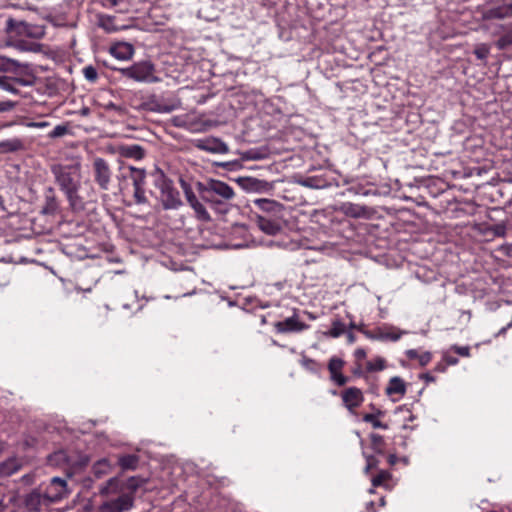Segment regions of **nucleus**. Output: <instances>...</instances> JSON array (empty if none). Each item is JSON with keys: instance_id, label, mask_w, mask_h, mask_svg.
Instances as JSON below:
<instances>
[{"instance_id": "1", "label": "nucleus", "mask_w": 512, "mask_h": 512, "mask_svg": "<svg viewBox=\"0 0 512 512\" xmlns=\"http://www.w3.org/2000/svg\"><path fill=\"white\" fill-rule=\"evenodd\" d=\"M55 181L60 190L66 195L71 207L81 208L83 201L79 196L82 178V164L76 158L69 164H55L51 168Z\"/></svg>"}, {"instance_id": "2", "label": "nucleus", "mask_w": 512, "mask_h": 512, "mask_svg": "<svg viewBox=\"0 0 512 512\" xmlns=\"http://www.w3.org/2000/svg\"><path fill=\"white\" fill-rule=\"evenodd\" d=\"M196 186L201 198L212 206L231 200L235 195L233 188L220 180L211 179L206 183L198 182Z\"/></svg>"}, {"instance_id": "3", "label": "nucleus", "mask_w": 512, "mask_h": 512, "mask_svg": "<svg viewBox=\"0 0 512 512\" xmlns=\"http://www.w3.org/2000/svg\"><path fill=\"white\" fill-rule=\"evenodd\" d=\"M123 77L136 82L157 83L159 77L155 75V66L150 61H140L118 70Z\"/></svg>"}, {"instance_id": "4", "label": "nucleus", "mask_w": 512, "mask_h": 512, "mask_svg": "<svg viewBox=\"0 0 512 512\" xmlns=\"http://www.w3.org/2000/svg\"><path fill=\"white\" fill-rule=\"evenodd\" d=\"M158 188L164 209H177L182 204L180 193L170 180L163 178L159 182Z\"/></svg>"}, {"instance_id": "5", "label": "nucleus", "mask_w": 512, "mask_h": 512, "mask_svg": "<svg viewBox=\"0 0 512 512\" xmlns=\"http://www.w3.org/2000/svg\"><path fill=\"white\" fill-rule=\"evenodd\" d=\"M134 501L132 494H121L117 498L102 502L96 512H128L133 508Z\"/></svg>"}, {"instance_id": "6", "label": "nucleus", "mask_w": 512, "mask_h": 512, "mask_svg": "<svg viewBox=\"0 0 512 512\" xmlns=\"http://www.w3.org/2000/svg\"><path fill=\"white\" fill-rule=\"evenodd\" d=\"M10 35L16 37L40 39L44 36V30L41 26L31 25L26 22L8 21Z\"/></svg>"}, {"instance_id": "7", "label": "nucleus", "mask_w": 512, "mask_h": 512, "mask_svg": "<svg viewBox=\"0 0 512 512\" xmlns=\"http://www.w3.org/2000/svg\"><path fill=\"white\" fill-rule=\"evenodd\" d=\"M92 167L95 182L102 190L107 191L112 177V171L108 162L101 157H96L93 160Z\"/></svg>"}, {"instance_id": "8", "label": "nucleus", "mask_w": 512, "mask_h": 512, "mask_svg": "<svg viewBox=\"0 0 512 512\" xmlns=\"http://www.w3.org/2000/svg\"><path fill=\"white\" fill-rule=\"evenodd\" d=\"M67 494L68 491L66 481L59 477H54L47 487L45 498H47L49 501L57 502L64 498Z\"/></svg>"}, {"instance_id": "9", "label": "nucleus", "mask_w": 512, "mask_h": 512, "mask_svg": "<svg viewBox=\"0 0 512 512\" xmlns=\"http://www.w3.org/2000/svg\"><path fill=\"white\" fill-rule=\"evenodd\" d=\"M341 397H342L344 406L350 412H353L364 401V396H363L362 391L356 387H350V388L345 389L341 393Z\"/></svg>"}, {"instance_id": "10", "label": "nucleus", "mask_w": 512, "mask_h": 512, "mask_svg": "<svg viewBox=\"0 0 512 512\" xmlns=\"http://www.w3.org/2000/svg\"><path fill=\"white\" fill-rule=\"evenodd\" d=\"M8 45L21 52L38 53L42 51V45L40 43L27 40L23 37H16L14 35H10Z\"/></svg>"}, {"instance_id": "11", "label": "nucleus", "mask_w": 512, "mask_h": 512, "mask_svg": "<svg viewBox=\"0 0 512 512\" xmlns=\"http://www.w3.org/2000/svg\"><path fill=\"white\" fill-rule=\"evenodd\" d=\"M197 147L203 151L215 154H226L229 151L228 145L222 140L214 137L200 140Z\"/></svg>"}, {"instance_id": "12", "label": "nucleus", "mask_w": 512, "mask_h": 512, "mask_svg": "<svg viewBox=\"0 0 512 512\" xmlns=\"http://www.w3.org/2000/svg\"><path fill=\"white\" fill-rule=\"evenodd\" d=\"M239 183L248 192L261 193L267 192L272 188V185L269 182L253 177L241 178Z\"/></svg>"}, {"instance_id": "13", "label": "nucleus", "mask_w": 512, "mask_h": 512, "mask_svg": "<svg viewBox=\"0 0 512 512\" xmlns=\"http://www.w3.org/2000/svg\"><path fill=\"white\" fill-rule=\"evenodd\" d=\"M110 54L118 60H129L134 54V47L127 42H118L109 49Z\"/></svg>"}, {"instance_id": "14", "label": "nucleus", "mask_w": 512, "mask_h": 512, "mask_svg": "<svg viewBox=\"0 0 512 512\" xmlns=\"http://www.w3.org/2000/svg\"><path fill=\"white\" fill-rule=\"evenodd\" d=\"M275 328L279 333L298 332L308 328V326L300 322L296 317H290L283 321L277 322Z\"/></svg>"}, {"instance_id": "15", "label": "nucleus", "mask_w": 512, "mask_h": 512, "mask_svg": "<svg viewBox=\"0 0 512 512\" xmlns=\"http://www.w3.org/2000/svg\"><path fill=\"white\" fill-rule=\"evenodd\" d=\"M116 152L122 157L132 158L135 160H140L145 155L144 149L142 148V146L137 145V144L119 145L116 148Z\"/></svg>"}, {"instance_id": "16", "label": "nucleus", "mask_w": 512, "mask_h": 512, "mask_svg": "<svg viewBox=\"0 0 512 512\" xmlns=\"http://www.w3.org/2000/svg\"><path fill=\"white\" fill-rule=\"evenodd\" d=\"M98 26L107 33H114L126 28L124 25H118L115 18L107 15H100L98 17Z\"/></svg>"}, {"instance_id": "17", "label": "nucleus", "mask_w": 512, "mask_h": 512, "mask_svg": "<svg viewBox=\"0 0 512 512\" xmlns=\"http://www.w3.org/2000/svg\"><path fill=\"white\" fill-rule=\"evenodd\" d=\"M257 225L263 232H265L268 235H275L281 229L280 225L277 222L262 216H259L257 218Z\"/></svg>"}, {"instance_id": "18", "label": "nucleus", "mask_w": 512, "mask_h": 512, "mask_svg": "<svg viewBox=\"0 0 512 512\" xmlns=\"http://www.w3.org/2000/svg\"><path fill=\"white\" fill-rule=\"evenodd\" d=\"M406 392V385L404 381L400 377H392L388 383V386L386 387V394L387 395H404Z\"/></svg>"}, {"instance_id": "19", "label": "nucleus", "mask_w": 512, "mask_h": 512, "mask_svg": "<svg viewBox=\"0 0 512 512\" xmlns=\"http://www.w3.org/2000/svg\"><path fill=\"white\" fill-rule=\"evenodd\" d=\"M340 211L347 216L359 218L365 214V209L357 204L343 203L340 207Z\"/></svg>"}, {"instance_id": "20", "label": "nucleus", "mask_w": 512, "mask_h": 512, "mask_svg": "<svg viewBox=\"0 0 512 512\" xmlns=\"http://www.w3.org/2000/svg\"><path fill=\"white\" fill-rule=\"evenodd\" d=\"M130 175L129 178L133 182L134 187L145 186L146 183V171L144 169L129 167Z\"/></svg>"}, {"instance_id": "21", "label": "nucleus", "mask_w": 512, "mask_h": 512, "mask_svg": "<svg viewBox=\"0 0 512 512\" xmlns=\"http://www.w3.org/2000/svg\"><path fill=\"white\" fill-rule=\"evenodd\" d=\"M111 470L112 465L106 458L100 459L93 465V473L97 478H101L104 475L109 474Z\"/></svg>"}, {"instance_id": "22", "label": "nucleus", "mask_w": 512, "mask_h": 512, "mask_svg": "<svg viewBox=\"0 0 512 512\" xmlns=\"http://www.w3.org/2000/svg\"><path fill=\"white\" fill-rule=\"evenodd\" d=\"M193 209L195 217L202 222H209L211 220V216L205 206L200 202V200L196 203L190 205Z\"/></svg>"}, {"instance_id": "23", "label": "nucleus", "mask_w": 512, "mask_h": 512, "mask_svg": "<svg viewBox=\"0 0 512 512\" xmlns=\"http://www.w3.org/2000/svg\"><path fill=\"white\" fill-rule=\"evenodd\" d=\"M405 333H406L405 331H400L395 328H393L389 331L380 330L376 338L379 340L397 341Z\"/></svg>"}, {"instance_id": "24", "label": "nucleus", "mask_w": 512, "mask_h": 512, "mask_svg": "<svg viewBox=\"0 0 512 512\" xmlns=\"http://www.w3.org/2000/svg\"><path fill=\"white\" fill-rule=\"evenodd\" d=\"M119 465L124 470H134L137 467L138 457L136 455H123L119 457Z\"/></svg>"}, {"instance_id": "25", "label": "nucleus", "mask_w": 512, "mask_h": 512, "mask_svg": "<svg viewBox=\"0 0 512 512\" xmlns=\"http://www.w3.org/2000/svg\"><path fill=\"white\" fill-rule=\"evenodd\" d=\"M345 330L346 326L342 321L334 320L332 322L331 329L328 332H325L324 335L332 338H338L345 333Z\"/></svg>"}, {"instance_id": "26", "label": "nucleus", "mask_w": 512, "mask_h": 512, "mask_svg": "<svg viewBox=\"0 0 512 512\" xmlns=\"http://www.w3.org/2000/svg\"><path fill=\"white\" fill-rule=\"evenodd\" d=\"M119 479L117 477L110 478L105 485L100 489V493L102 495H108L110 493H115L118 491L119 487Z\"/></svg>"}, {"instance_id": "27", "label": "nucleus", "mask_w": 512, "mask_h": 512, "mask_svg": "<svg viewBox=\"0 0 512 512\" xmlns=\"http://www.w3.org/2000/svg\"><path fill=\"white\" fill-rule=\"evenodd\" d=\"M180 185H181V188H182V190L184 192L186 201L188 202L189 205L199 201V199L197 198V196L193 192L191 186L187 182H185L184 180H180Z\"/></svg>"}, {"instance_id": "28", "label": "nucleus", "mask_w": 512, "mask_h": 512, "mask_svg": "<svg viewBox=\"0 0 512 512\" xmlns=\"http://www.w3.org/2000/svg\"><path fill=\"white\" fill-rule=\"evenodd\" d=\"M180 185H181V188H182V190L184 192L186 201L188 202L189 205L199 201V199L197 198V196L193 192L191 186L187 182H185L184 180H180Z\"/></svg>"}, {"instance_id": "29", "label": "nucleus", "mask_w": 512, "mask_h": 512, "mask_svg": "<svg viewBox=\"0 0 512 512\" xmlns=\"http://www.w3.org/2000/svg\"><path fill=\"white\" fill-rule=\"evenodd\" d=\"M22 147V142L19 139H12L0 142V148L6 152L17 151Z\"/></svg>"}, {"instance_id": "30", "label": "nucleus", "mask_w": 512, "mask_h": 512, "mask_svg": "<svg viewBox=\"0 0 512 512\" xmlns=\"http://www.w3.org/2000/svg\"><path fill=\"white\" fill-rule=\"evenodd\" d=\"M386 367V361L382 357H376L375 359L367 362V370L370 372L382 371Z\"/></svg>"}, {"instance_id": "31", "label": "nucleus", "mask_w": 512, "mask_h": 512, "mask_svg": "<svg viewBox=\"0 0 512 512\" xmlns=\"http://www.w3.org/2000/svg\"><path fill=\"white\" fill-rule=\"evenodd\" d=\"M344 362L339 358H331L328 364L330 375L333 373L341 372Z\"/></svg>"}, {"instance_id": "32", "label": "nucleus", "mask_w": 512, "mask_h": 512, "mask_svg": "<svg viewBox=\"0 0 512 512\" xmlns=\"http://www.w3.org/2000/svg\"><path fill=\"white\" fill-rule=\"evenodd\" d=\"M20 463L17 459H10L4 464V471L7 474H13L20 469Z\"/></svg>"}, {"instance_id": "33", "label": "nucleus", "mask_w": 512, "mask_h": 512, "mask_svg": "<svg viewBox=\"0 0 512 512\" xmlns=\"http://www.w3.org/2000/svg\"><path fill=\"white\" fill-rule=\"evenodd\" d=\"M254 203L259 208L266 211L272 210L275 206H277V203L275 201L268 199H256Z\"/></svg>"}, {"instance_id": "34", "label": "nucleus", "mask_w": 512, "mask_h": 512, "mask_svg": "<svg viewBox=\"0 0 512 512\" xmlns=\"http://www.w3.org/2000/svg\"><path fill=\"white\" fill-rule=\"evenodd\" d=\"M83 74L84 77L90 82H95L98 78L97 70L91 65L83 68Z\"/></svg>"}, {"instance_id": "35", "label": "nucleus", "mask_w": 512, "mask_h": 512, "mask_svg": "<svg viewBox=\"0 0 512 512\" xmlns=\"http://www.w3.org/2000/svg\"><path fill=\"white\" fill-rule=\"evenodd\" d=\"M41 502V495L37 492H32L27 496L26 503L29 507L36 509L37 505Z\"/></svg>"}, {"instance_id": "36", "label": "nucleus", "mask_w": 512, "mask_h": 512, "mask_svg": "<svg viewBox=\"0 0 512 512\" xmlns=\"http://www.w3.org/2000/svg\"><path fill=\"white\" fill-rule=\"evenodd\" d=\"M134 199L138 204H143L147 201L144 186L134 187Z\"/></svg>"}, {"instance_id": "37", "label": "nucleus", "mask_w": 512, "mask_h": 512, "mask_svg": "<svg viewBox=\"0 0 512 512\" xmlns=\"http://www.w3.org/2000/svg\"><path fill=\"white\" fill-rule=\"evenodd\" d=\"M390 478V474L386 471H381L377 476L372 479L373 487L384 484Z\"/></svg>"}, {"instance_id": "38", "label": "nucleus", "mask_w": 512, "mask_h": 512, "mask_svg": "<svg viewBox=\"0 0 512 512\" xmlns=\"http://www.w3.org/2000/svg\"><path fill=\"white\" fill-rule=\"evenodd\" d=\"M363 420L365 422L371 423L374 428H382V429L387 428V426L385 424H383L381 421H379L373 414L364 415Z\"/></svg>"}, {"instance_id": "39", "label": "nucleus", "mask_w": 512, "mask_h": 512, "mask_svg": "<svg viewBox=\"0 0 512 512\" xmlns=\"http://www.w3.org/2000/svg\"><path fill=\"white\" fill-rule=\"evenodd\" d=\"M68 129L65 125H57L50 133V138L62 137L67 133Z\"/></svg>"}, {"instance_id": "40", "label": "nucleus", "mask_w": 512, "mask_h": 512, "mask_svg": "<svg viewBox=\"0 0 512 512\" xmlns=\"http://www.w3.org/2000/svg\"><path fill=\"white\" fill-rule=\"evenodd\" d=\"M505 14L502 11V8H494L490 9L485 12L484 18L485 19H492V18H502Z\"/></svg>"}, {"instance_id": "41", "label": "nucleus", "mask_w": 512, "mask_h": 512, "mask_svg": "<svg viewBox=\"0 0 512 512\" xmlns=\"http://www.w3.org/2000/svg\"><path fill=\"white\" fill-rule=\"evenodd\" d=\"M474 53L478 59L482 60L488 56L489 48L486 45L482 44L475 49Z\"/></svg>"}, {"instance_id": "42", "label": "nucleus", "mask_w": 512, "mask_h": 512, "mask_svg": "<svg viewBox=\"0 0 512 512\" xmlns=\"http://www.w3.org/2000/svg\"><path fill=\"white\" fill-rule=\"evenodd\" d=\"M140 487V482L137 478L131 477L127 481V488L131 490L129 494L134 496V492Z\"/></svg>"}, {"instance_id": "43", "label": "nucleus", "mask_w": 512, "mask_h": 512, "mask_svg": "<svg viewBox=\"0 0 512 512\" xmlns=\"http://www.w3.org/2000/svg\"><path fill=\"white\" fill-rule=\"evenodd\" d=\"M331 379L339 386H343L348 380L341 372L331 374Z\"/></svg>"}, {"instance_id": "44", "label": "nucleus", "mask_w": 512, "mask_h": 512, "mask_svg": "<svg viewBox=\"0 0 512 512\" xmlns=\"http://www.w3.org/2000/svg\"><path fill=\"white\" fill-rule=\"evenodd\" d=\"M452 349L463 357H469L470 356V348L468 346H453Z\"/></svg>"}, {"instance_id": "45", "label": "nucleus", "mask_w": 512, "mask_h": 512, "mask_svg": "<svg viewBox=\"0 0 512 512\" xmlns=\"http://www.w3.org/2000/svg\"><path fill=\"white\" fill-rule=\"evenodd\" d=\"M432 359V354L430 352H424L419 355V363L421 366H426Z\"/></svg>"}, {"instance_id": "46", "label": "nucleus", "mask_w": 512, "mask_h": 512, "mask_svg": "<svg viewBox=\"0 0 512 512\" xmlns=\"http://www.w3.org/2000/svg\"><path fill=\"white\" fill-rule=\"evenodd\" d=\"M49 125L48 122L46 121H40V122H30L27 124L28 127H31V128H45Z\"/></svg>"}, {"instance_id": "47", "label": "nucleus", "mask_w": 512, "mask_h": 512, "mask_svg": "<svg viewBox=\"0 0 512 512\" xmlns=\"http://www.w3.org/2000/svg\"><path fill=\"white\" fill-rule=\"evenodd\" d=\"M354 356L357 360H362L366 357V351L363 348H357L354 352Z\"/></svg>"}, {"instance_id": "48", "label": "nucleus", "mask_w": 512, "mask_h": 512, "mask_svg": "<svg viewBox=\"0 0 512 512\" xmlns=\"http://www.w3.org/2000/svg\"><path fill=\"white\" fill-rule=\"evenodd\" d=\"M406 355L409 359H419L420 354L415 349H409L406 351Z\"/></svg>"}, {"instance_id": "49", "label": "nucleus", "mask_w": 512, "mask_h": 512, "mask_svg": "<svg viewBox=\"0 0 512 512\" xmlns=\"http://www.w3.org/2000/svg\"><path fill=\"white\" fill-rule=\"evenodd\" d=\"M13 107V104L11 102H0V112L8 111Z\"/></svg>"}, {"instance_id": "50", "label": "nucleus", "mask_w": 512, "mask_h": 512, "mask_svg": "<svg viewBox=\"0 0 512 512\" xmlns=\"http://www.w3.org/2000/svg\"><path fill=\"white\" fill-rule=\"evenodd\" d=\"M398 414H402L404 417L406 415L409 416V419L412 420L413 419V416L411 415V412L409 409H406V408H399L398 411H397Z\"/></svg>"}, {"instance_id": "51", "label": "nucleus", "mask_w": 512, "mask_h": 512, "mask_svg": "<svg viewBox=\"0 0 512 512\" xmlns=\"http://www.w3.org/2000/svg\"><path fill=\"white\" fill-rule=\"evenodd\" d=\"M375 465V460L373 457H367V465L365 471L368 472Z\"/></svg>"}, {"instance_id": "52", "label": "nucleus", "mask_w": 512, "mask_h": 512, "mask_svg": "<svg viewBox=\"0 0 512 512\" xmlns=\"http://www.w3.org/2000/svg\"><path fill=\"white\" fill-rule=\"evenodd\" d=\"M371 440L375 445H378L382 442V437L380 435L373 434L371 435Z\"/></svg>"}, {"instance_id": "53", "label": "nucleus", "mask_w": 512, "mask_h": 512, "mask_svg": "<svg viewBox=\"0 0 512 512\" xmlns=\"http://www.w3.org/2000/svg\"><path fill=\"white\" fill-rule=\"evenodd\" d=\"M509 43H511V41H510V40H508V39H506V38H501V39H499V41H498V46H499L500 48H503V47H505V46H506L507 44H509Z\"/></svg>"}, {"instance_id": "54", "label": "nucleus", "mask_w": 512, "mask_h": 512, "mask_svg": "<svg viewBox=\"0 0 512 512\" xmlns=\"http://www.w3.org/2000/svg\"><path fill=\"white\" fill-rule=\"evenodd\" d=\"M421 378H422L423 380L427 381V382H433V381H435V378H434L432 375H430L429 373L423 374V375L421 376Z\"/></svg>"}, {"instance_id": "55", "label": "nucleus", "mask_w": 512, "mask_h": 512, "mask_svg": "<svg viewBox=\"0 0 512 512\" xmlns=\"http://www.w3.org/2000/svg\"><path fill=\"white\" fill-rule=\"evenodd\" d=\"M446 361L449 365H456L458 363V359L454 357H447Z\"/></svg>"}, {"instance_id": "56", "label": "nucleus", "mask_w": 512, "mask_h": 512, "mask_svg": "<svg viewBox=\"0 0 512 512\" xmlns=\"http://www.w3.org/2000/svg\"><path fill=\"white\" fill-rule=\"evenodd\" d=\"M347 340L350 344L354 343L355 342V335L353 333H348L347 334Z\"/></svg>"}, {"instance_id": "57", "label": "nucleus", "mask_w": 512, "mask_h": 512, "mask_svg": "<svg viewBox=\"0 0 512 512\" xmlns=\"http://www.w3.org/2000/svg\"><path fill=\"white\" fill-rule=\"evenodd\" d=\"M8 62L13 65V66H17L18 65V62L16 60H12V59H8Z\"/></svg>"}, {"instance_id": "58", "label": "nucleus", "mask_w": 512, "mask_h": 512, "mask_svg": "<svg viewBox=\"0 0 512 512\" xmlns=\"http://www.w3.org/2000/svg\"><path fill=\"white\" fill-rule=\"evenodd\" d=\"M114 5L118 4L121 0H110Z\"/></svg>"}, {"instance_id": "59", "label": "nucleus", "mask_w": 512, "mask_h": 512, "mask_svg": "<svg viewBox=\"0 0 512 512\" xmlns=\"http://www.w3.org/2000/svg\"><path fill=\"white\" fill-rule=\"evenodd\" d=\"M4 89L11 90L9 86H4Z\"/></svg>"}, {"instance_id": "60", "label": "nucleus", "mask_w": 512, "mask_h": 512, "mask_svg": "<svg viewBox=\"0 0 512 512\" xmlns=\"http://www.w3.org/2000/svg\"><path fill=\"white\" fill-rule=\"evenodd\" d=\"M83 512H90V510H85V511H83Z\"/></svg>"}]
</instances>
